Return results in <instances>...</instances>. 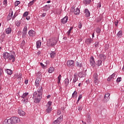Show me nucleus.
<instances>
[{"label": "nucleus", "mask_w": 124, "mask_h": 124, "mask_svg": "<svg viewBox=\"0 0 124 124\" xmlns=\"http://www.w3.org/2000/svg\"><path fill=\"white\" fill-rule=\"evenodd\" d=\"M3 57L4 60H9V61H11L12 60V62H15V57L14 55L8 53V52H5L3 53Z\"/></svg>", "instance_id": "f257e3e1"}, {"label": "nucleus", "mask_w": 124, "mask_h": 124, "mask_svg": "<svg viewBox=\"0 0 124 124\" xmlns=\"http://www.w3.org/2000/svg\"><path fill=\"white\" fill-rule=\"evenodd\" d=\"M33 98L34 99V102L35 103H39L41 100V98H42V96L38 94V93H37V92H35L33 93Z\"/></svg>", "instance_id": "f03ea898"}, {"label": "nucleus", "mask_w": 124, "mask_h": 124, "mask_svg": "<svg viewBox=\"0 0 124 124\" xmlns=\"http://www.w3.org/2000/svg\"><path fill=\"white\" fill-rule=\"evenodd\" d=\"M28 95H29V93H25L20 96L22 98L21 100L22 103H25V104L29 103V97Z\"/></svg>", "instance_id": "7ed1b4c3"}, {"label": "nucleus", "mask_w": 124, "mask_h": 124, "mask_svg": "<svg viewBox=\"0 0 124 124\" xmlns=\"http://www.w3.org/2000/svg\"><path fill=\"white\" fill-rule=\"evenodd\" d=\"M10 120H11L12 124H18V123H20V118L19 117H12L11 118H10Z\"/></svg>", "instance_id": "20e7f679"}, {"label": "nucleus", "mask_w": 124, "mask_h": 124, "mask_svg": "<svg viewBox=\"0 0 124 124\" xmlns=\"http://www.w3.org/2000/svg\"><path fill=\"white\" fill-rule=\"evenodd\" d=\"M57 40H55V39L50 40L48 44L49 46H51V47H54L56 44H57Z\"/></svg>", "instance_id": "39448f33"}, {"label": "nucleus", "mask_w": 124, "mask_h": 124, "mask_svg": "<svg viewBox=\"0 0 124 124\" xmlns=\"http://www.w3.org/2000/svg\"><path fill=\"white\" fill-rule=\"evenodd\" d=\"M90 62L92 67H94L95 66V62H94V58H93V57H91L90 59Z\"/></svg>", "instance_id": "423d86ee"}, {"label": "nucleus", "mask_w": 124, "mask_h": 124, "mask_svg": "<svg viewBox=\"0 0 124 124\" xmlns=\"http://www.w3.org/2000/svg\"><path fill=\"white\" fill-rule=\"evenodd\" d=\"M67 66H74V61L70 60L67 62Z\"/></svg>", "instance_id": "0eeeda50"}, {"label": "nucleus", "mask_w": 124, "mask_h": 124, "mask_svg": "<svg viewBox=\"0 0 124 124\" xmlns=\"http://www.w3.org/2000/svg\"><path fill=\"white\" fill-rule=\"evenodd\" d=\"M68 20V16H65L62 19H61V23L62 24H66L67 20Z\"/></svg>", "instance_id": "6e6552de"}, {"label": "nucleus", "mask_w": 124, "mask_h": 124, "mask_svg": "<svg viewBox=\"0 0 124 124\" xmlns=\"http://www.w3.org/2000/svg\"><path fill=\"white\" fill-rule=\"evenodd\" d=\"M116 78V74L113 73L112 75L110 76L107 79V81H111V80H114Z\"/></svg>", "instance_id": "1a4fd4ad"}, {"label": "nucleus", "mask_w": 124, "mask_h": 124, "mask_svg": "<svg viewBox=\"0 0 124 124\" xmlns=\"http://www.w3.org/2000/svg\"><path fill=\"white\" fill-rule=\"evenodd\" d=\"M37 92L38 94H39L40 95H41V96H42V93H43V89L42 86L38 88V89L37 90Z\"/></svg>", "instance_id": "9d476101"}, {"label": "nucleus", "mask_w": 124, "mask_h": 124, "mask_svg": "<svg viewBox=\"0 0 124 124\" xmlns=\"http://www.w3.org/2000/svg\"><path fill=\"white\" fill-rule=\"evenodd\" d=\"M110 93H107L105 94L104 100H105L106 102L108 101L110 99Z\"/></svg>", "instance_id": "9b49d317"}, {"label": "nucleus", "mask_w": 124, "mask_h": 124, "mask_svg": "<svg viewBox=\"0 0 124 124\" xmlns=\"http://www.w3.org/2000/svg\"><path fill=\"white\" fill-rule=\"evenodd\" d=\"M72 9V11H74V14H75V15H79V14L80 13V9H79L78 8H77L76 10L75 9Z\"/></svg>", "instance_id": "f8f14e48"}, {"label": "nucleus", "mask_w": 124, "mask_h": 124, "mask_svg": "<svg viewBox=\"0 0 124 124\" xmlns=\"http://www.w3.org/2000/svg\"><path fill=\"white\" fill-rule=\"evenodd\" d=\"M78 76V75L77 74V73H76L74 74L73 83H76V82H77V81H78V78L77 77Z\"/></svg>", "instance_id": "ddd939ff"}, {"label": "nucleus", "mask_w": 124, "mask_h": 124, "mask_svg": "<svg viewBox=\"0 0 124 124\" xmlns=\"http://www.w3.org/2000/svg\"><path fill=\"white\" fill-rule=\"evenodd\" d=\"M18 113L20 116H25L26 115L25 111H23L21 109H18Z\"/></svg>", "instance_id": "4468645a"}, {"label": "nucleus", "mask_w": 124, "mask_h": 124, "mask_svg": "<svg viewBox=\"0 0 124 124\" xmlns=\"http://www.w3.org/2000/svg\"><path fill=\"white\" fill-rule=\"evenodd\" d=\"M99 58H100V60H101V61H103V62H104V61H105V60H106V56H105V55H104L103 54H100Z\"/></svg>", "instance_id": "2eb2a0df"}, {"label": "nucleus", "mask_w": 124, "mask_h": 124, "mask_svg": "<svg viewBox=\"0 0 124 124\" xmlns=\"http://www.w3.org/2000/svg\"><path fill=\"white\" fill-rule=\"evenodd\" d=\"M12 16H13V12H11V13H9L7 17V20L10 21L12 19Z\"/></svg>", "instance_id": "dca6fc26"}, {"label": "nucleus", "mask_w": 124, "mask_h": 124, "mask_svg": "<svg viewBox=\"0 0 124 124\" xmlns=\"http://www.w3.org/2000/svg\"><path fill=\"white\" fill-rule=\"evenodd\" d=\"M85 16L86 17H90V16L91 15V13H90V11H89V10L88 9H86L85 10Z\"/></svg>", "instance_id": "f3484780"}, {"label": "nucleus", "mask_w": 124, "mask_h": 124, "mask_svg": "<svg viewBox=\"0 0 124 124\" xmlns=\"http://www.w3.org/2000/svg\"><path fill=\"white\" fill-rule=\"evenodd\" d=\"M40 81H41V79H40V78H37L35 80V85L36 87H38L39 86V83H40Z\"/></svg>", "instance_id": "a211bd4d"}, {"label": "nucleus", "mask_w": 124, "mask_h": 124, "mask_svg": "<svg viewBox=\"0 0 124 124\" xmlns=\"http://www.w3.org/2000/svg\"><path fill=\"white\" fill-rule=\"evenodd\" d=\"M93 41V40L92 38H88L85 40V42L88 44V45L92 43Z\"/></svg>", "instance_id": "6ab92c4d"}, {"label": "nucleus", "mask_w": 124, "mask_h": 124, "mask_svg": "<svg viewBox=\"0 0 124 124\" xmlns=\"http://www.w3.org/2000/svg\"><path fill=\"white\" fill-rule=\"evenodd\" d=\"M3 124H12V122H11L10 119H9L8 120H5L3 122Z\"/></svg>", "instance_id": "aec40b11"}, {"label": "nucleus", "mask_w": 124, "mask_h": 124, "mask_svg": "<svg viewBox=\"0 0 124 124\" xmlns=\"http://www.w3.org/2000/svg\"><path fill=\"white\" fill-rule=\"evenodd\" d=\"M78 76L80 78H83V77H85V76H86V74H85V73L80 72L78 73Z\"/></svg>", "instance_id": "412c9836"}, {"label": "nucleus", "mask_w": 124, "mask_h": 124, "mask_svg": "<svg viewBox=\"0 0 124 124\" xmlns=\"http://www.w3.org/2000/svg\"><path fill=\"white\" fill-rule=\"evenodd\" d=\"M50 7H51V5H46L45 6H44V11H47V10H49V9H50Z\"/></svg>", "instance_id": "4be33fe9"}, {"label": "nucleus", "mask_w": 124, "mask_h": 124, "mask_svg": "<svg viewBox=\"0 0 124 124\" xmlns=\"http://www.w3.org/2000/svg\"><path fill=\"white\" fill-rule=\"evenodd\" d=\"M29 34L30 36H34V34H35V31H32V30H30L29 31Z\"/></svg>", "instance_id": "5701e85b"}, {"label": "nucleus", "mask_w": 124, "mask_h": 124, "mask_svg": "<svg viewBox=\"0 0 124 124\" xmlns=\"http://www.w3.org/2000/svg\"><path fill=\"white\" fill-rule=\"evenodd\" d=\"M6 33L7 34H9V33H11V31H12V30L11 29V28H8L5 30Z\"/></svg>", "instance_id": "b1692460"}, {"label": "nucleus", "mask_w": 124, "mask_h": 124, "mask_svg": "<svg viewBox=\"0 0 124 124\" xmlns=\"http://www.w3.org/2000/svg\"><path fill=\"white\" fill-rule=\"evenodd\" d=\"M50 58L51 59H54L56 57V52L55 51H52L50 54Z\"/></svg>", "instance_id": "393cba45"}, {"label": "nucleus", "mask_w": 124, "mask_h": 124, "mask_svg": "<svg viewBox=\"0 0 124 124\" xmlns=\"http://www.w3.org/2000/svg\"><path fill=\"white\" fill-rule=\"evenodd\" d=\"M55 71V68L54 67H50L48 70L49 73H53Z\"/></svg>", "instance_id": "a878e982"}, {"label": "nucleus", "mask_w": 124, "mask_h": 124, "mask_svg": "<svg viewBox=\"0 0 124 124\" xmlns=\"http://www.w3.org/2000/svg\"><path fill=\"white\" fill-rule=\"evenodd\" d=\"M52 111V108L50 106H47V108L46 109V113H51Z\"/></svg>", "instance_id": "bb28decb"}, {"label": "nucleus", "mask_w": 124, "mask_h": 124, "mask_svg": "<svg viewBox=\"0 0 124 124\" xmlns=\"http://www.w3.org/2000/svg\"><path fill=\"white\" fill-rule=\"evenodd\" d=\"M36 44L37 48V49H38V48H40V46H41V42L39 41H37L36 43Z\"/></svg>", "instance_id": "cd10ccee"}, {"label": "nucleus", "mask_w": 124, "mask_h": 124, "mask_svg": "<svg viewBox=\"0 0 124 124\" xmlns=\"http://www.w3.org/2000/svg\"><path fill=\"white\" fill-rule=\"evenodd\" d=\"M64 82L65 87H67V85L69 84V80L68 78H65Z\"/></svg>", "instance_id": "c85d7f7f"}, {"label": "nucleus", "mask_w": 124, "mask_h": 124, "mask_svg": "<svg viewBox=\"0 0 124 124\" xmlns=\"http://www.w3.org/2000/svg\"><path fill=\"white\" fill-rule=\"evenodd\" d=\"M99 42H95V43L94 44V48L95 49H97L99 47Z\"/></svg>", "instance_id": "c756f323"}, {"label": "nucleus", "mask_w": 124, "mask_h": 124, "mask_svg": "<svg viewBox=\"0 0 124 124\" xmlns=\"http://www.w3.org/2000/svg\"><path fill=\"white\" fill-rule=\"evenodd\" d=\"M102 64V61H101V60L97 61L96 65H97V66H100V65H101Z\"/></svg>", "instance_id": "7c9ffc66"}, {"label": "nucleus", "mask_w": 124, "mask_h": 124, "mask_svg": "<svg viewBox=\"0 0 124 124\" xmlns=\"http://www.w3.org/2000/svg\"><path fill=\"white\" fill-rule=\"evenodd\" d=\"M73 30V27H71L69 31L67 32V34L68 35H70V33L71 32V31Z\"/></svg>", "instance_id": "2f4dec72"}, {"label": "nucleus", "mask_w": 124, "mask_h": 124, "mask_svg": "<svg viewBox=\"0 0 124 124\" xmlns=\"http://www.w3.org/2000/svg\"><path fill=\"white\" fill-rule=\"evenodd\" d=\"M122 35H123V31H119L117 33V36L119 37H122Z\"/></svg>", "instance_id": "473e14b6"}, {"label": "nucleus", "mask_w": 124, "mask_h": 124, "mask_svg": "<svg viewBox=\"0 0 124 124\" xmlns=\"http://www.w3.org/2000/svg\"><path fill=\"white\" fill-rule=\"evenodd\" d=\"M76 64H77V66H78V67H82L83 66L82 63H80L79 62H77Z\"/></svg>", "instance_id": "72a5a7b5"}, {"label": "nucleus", "mask_w": 124, "mask_h": 124, "mask_svg": "<svg viewBox=\"0 0 124 124\" xmlns=\"http://www.w3.org/2000/svg\"><path fill=\"white\" fill-rule=\"evenodd\" d=\"M7 74H8L9 75H11V74H12V70H11L9 69H7Z\"/></svg>", "instance_id": "f704fd0d"}, {"label": "nucleus", "mask_w": 124, "mask_h": 124, "mask_svg": "<svg viewBox=\"0 0 124 124\" xmlns=\"http://www.w3.org/2000/svg\"><path fill=\"white\" fill-rule=\"evenodd\" d=\"M57 121L58 123H59L60 124V123H62V116H60V117L58 118Z\"/></svg>", "instance_id": "c9c22d12"}, {"label": "nucleus", "mask_w": 124, "mask_h": 124, "mask_svg": "<svg viewBox=\"0 0 124 124\" xmlns=\"http://www.w3.org/2000/svg\"><path fill=\"white\" fill-rule=\"evenodd\" d=\"M3 75V70L0 68V78H1V76Z\"/></svg>", "instance_id": "e433bc0d"}, {"label": "nucleus", "mask_w": 124, "mask_h": 124, "mask_svg": "<svg viewBox=\"0 0 124 124\" xmlns=\"http://www.w3.org/2000/svg\"><path fill=\"white\" fill-rule=\"evenodd\" d=\"M93 77L94 80L98 79V76L97 75V74H94Z\"/></svg>", "instance_id": "4c0bfd02"}, {"label": "nucleus", "mask_w": 124, "mask_h": 124, "mask_svg": "<svg viewBox=\"0 0 124 124\" xmlns=\"http://www.w3.org/2000/svg\"><path fill=\"white\" fill-rule=\"evenodd\" d=\"M21 25V21L19 20V21H17L16 22V26H17V27H20Z\"/></svg>", "instance_id": "58836bf2"}, {"label": "nucleus", "mask_w": 124, "mask_h": 124, "mask_svg": "<svg viewBox=\"0 0 124 124\" xmlns=\"http://www.w3.org/2000/svg\"><path fill=\"white\" fill-rule=\"evenodd\" d=\"M109 49V45L108 44H106L105 46V51H107Z\"/></svg>", "instance_id": "ea45409f"}, {"label": "nucleus", "mask_w": 124, "mask_h": 124, "mask_svg": "<svg viewBox=\"0 0 124 124\" xmlns=\"http://www.w3.org/2000/svg\"><path fill=\"white\" fill-rule=\"evenodd\" d=\"M100 31H101V30L100 29V28H97L96 29V32H97V33H100Z\"/></svg>", "instance_id": "a19ab883"}, {"label": "nucleus", "mask_w": 124, "mask_h": 124, "mask_svg": "<svg viewBox=\"0 0 124 124\" xmlns=\"http://www.w3.org/2000/svg\"><path fill=\"white\" fill-rule=\"evenodd\" d=\"M34 0H33L30 1V3H28V6H31V5H32V4H33V3H34Z\"/></svg>", "instance_id": "79ce46f5"}, {"label": "nucleus", "mask_w": 124, "mask_h": 124, "mask_svg": "<svg viewBox=\"0 0 124 124\" xmlns=\"http://www.w3.org/2000/svg\"><path fill=\"white\" fill-rule=\"evenodd\" d=\"M20 3H21V2H20L19 1H16L15 2V6H18V5H19V4H20Z\"/></svg>", "instance_id": "37998d69"}, {"label": "nucleus", "mask_w": 124, "mask_h": 124, "mask_svg": "<svg viewBox=\"0 0 124 124\" xmlns=\"http://www.w3.org/2000/svg\"><path fill=\"white\" fill-rule=\"evenodd\" d=\"M23 31L24 32H27V31H28V27H27V26H25L24 27V28L23 29Z\"/></svg>", "instance_id": "c03bdc74"}, {"label": "nucleus", "mask_w": 124, "mask_h": 124, "mask_svg": "<svg viewBox=\"0 0 124 124\" xmlns=\"http://www.w3.org/2000/svg\"><path fill=\"white\" fill-rule=\"evenodd\" d=\"M87 122H88V123H90V122H91V116H90V115L88 114L87 115Z\"/></svg>", "instance_id": "a18cd8bd"}, {"label": "nucleus", "mask_w": 124, "mask_h": 124, "mask_svg": "<svg viewBox=\"0 0 124 124\" xmlns=\"http://www.w3.org/2000/svg\"><path fill=\"white\" fill-rule=\"evenodd\" d=\"M29 15V12H25L24 14H23V17H27V16Z\"/></svg>", "instance_id": "49530a36"}, {"label": "nucleus", "mask_w": 124, "mask_h": 124, "mask_svg": "<svg viewBox=\"0 0 124 124\" xmlns=\"http://www.w3.org/2000/svg\"><path fill=\"white\" fill-rule=\"evenodd\" d=\"M77 95V92L75 91L72 94V97H75V95Z\"/></svg>", "instance_id": "de8ad7c7"}, {"label": "nucleus", "mask_w": 124, "mask_h": 124, "mask_svg": "<svg viewBox=\"0 0 124 124\" xmlns=\"http://www.w3.org/2000/svg\"><path fill=\"white\" fill-rule=\"evenodd\" d=\"M22 37H23V38H25V37H26V35H27V32H22Z\"/></svg>", "instance_id": "09e8293b"}, {"label": "nucleus", "mask_w": 124, "mask_h": 124, "mask_svg": "<svg viewBox=\"0 0 124 124\" xmlns=\"http://www.w3.org/2000/svg\"><path fill=\"white\" fill-rule=\"evenodd\" d=\"M101 7V2H99L97 4V8H100Z\"/></svg>", "instance_id": "8fccbe9b"}, {"label": "nucleus", "mask_w": 124, "mask_h": 124, "mask_svg": "<svg viewBox=\"0 0 124 124\" xmlns=\"http://www.w3.org/2000/svg\"><path fill=\"white\" fill-rule=\"evenodd\" d=\"M81 98H82V94H80L79 95L77 103H78V102H79Z\"/></svg>", "instance_id": "3c124183"}, {"label": "nucleus", "mask_w": 124, "mask_h": 124, "mask_svg": "<svg viewBox=\"0 0 124 124\" xmlns=\"http://www.w3.org/2000/svg\"><path fill=\"white\" fill-rule=\"evenodd\" d=\"M118 24H119V20H116L114 21V25H115V26H116V27H117V26H118Z\"/></svg>", "instance_id": "603ef678"}, {"label": "nucleus", "mask_w": 124, "mask_h": 124, "mask_svg": "<svg viewBox=\"0 0 124 124\" xmlns=\"http://www.w3.org/2000/svg\"><path fill=\"white\" fill-rule=\"evenodd\" d=\"M83 109V107L82 106H78V111H82V109Z\"/></svg>", "instance_id": "864d4df0"}, {"label": "nucleus", "mask_w": 124, "mask_h": 124, "mask_svg": "<svg viewBox=\"0 0 124 124\" xmlns=\"http://www.w3.org/2000/svg\"><path fill=\"white\" fill-rule=\"evenodd\" d=\"M122 79V78L120 77L117 78L116 81L117 83H120V82H121V79Z\"/></svg>", "instance_id": "5fc2aeb1"}, {"label": "nucleus", "mask_w": 124, "mask_h": 124, "mask_svg": "<svg viewBox=\"0 0 124 124\" xmlns=\"http://www.w3.org/2000/svg\"><path fill=\"white\" fill-rule=\"evenodd\" d=\"M94 82L95 84V85H98V78L97 79H94Z\"/></svg>", "instance_id": "6e6d98bb"}, {"label": "nucleus", "mask_w": 124, "mask_h": 124, "mask_svg": "<svg viewBox=\"0 0 124 124\" xmlns=\"http://www.w3.org/2000/svg\"><path fill=\"white\" fill-rule=\"evenodd\" d=\"M52 124H60V123H59L58 120H56L54 121V122L52 123Z\"/></svg>", "instance_id": "4d7b16f0"}, {"label": "nucleus", "mask_w": 124, "mask_h": 124, "mask_svg": "<svg viewBox=\"0 0 124 124\" xmlns=\"http://www.w3.org/2000/svg\"><path fill=\"white\" fill-rule=\"evenodd\" d=\"M82 23L81 22H79L78 23L79 29H82Z\"/></svg>", "instance_id": "13d9d810"}, {"label": "nucleus", "mask_w": 124, "mask_h": 124, "mask_svg": "<svg viewBox=\"0 0 124 124\" xmlns=\"http://www.w3.org/2000/svg\"><path fill=\"white\" fill-rule=\"evenodd\" d=\"M85 0V2H86V4H89V3H91V0Z\"/></svg>", "instance_id": "bf43d9fd"}, {"label": "nucleus", "mask_w": 124, "mask_h": 124, "mask_svg": "<svg viewBox=\"0 0 124 124\" xmlns=\"http://www.w3.org/2000/svg\"><path fill=\"white\" fill-rule=\"evenodd\" d=\"M47 104H48V106H50V107H51V105H52V102L48 101V103H47Z\"/></svg>", "instance_id": "052dcab7"}, {"label": "nucleus", "mask_w": 124, "mask_h": 124, "mask_svg": "<svg viewBox=\"0 0 124 124\" xmlns=\"http://www.w3.org/2000/svg\"><path fill=\"white\" fill-rule=\"evenodd\" d=\"M3 4H4L5 5H6V4H7V0H4Z\"/></svg>", "instance_id": "680f3d73"}, {"label": "nucleus", "mask_w": 124, "mask_h": 124, "mask_svg": "<svg viewBox=\"0 0 124 124\" xmlns=\"http://www.w3.org/2000/svg\"><path fill=\"white\" fill-rule=\"evenodd\" d=\"M21 44H22V45H24L25 44H26V41H25V40H23L22 41V42H21Z\"/></svg>", "instance_id": "e2e57ef3"}, {"label": "nucleus", "mask_w": 124, "mask_h": 124, "mask_svg": "<svg viewBox=\"0 0 124 124\" xmlns=\"http://www.w3.org/2000/svg\"><path fill=\"white\" fill-rule=\"evenodd\" d=\"M40 65L41 66H42L43 68H44V67H45V65L44 64H43V63L41 62Z\"/></svg>", "instance_id": "0e129e2a"}, {"label": "nucleus", "mask_w": 124, "mask_h": 124, "mask_svg": "<svg viewBox=\"0 0 124 124\" xmlns=\"http://www.w3.org/2000/svg\"><path fill=\"white\" fill-rule=\"evenodd\" d=\"M45 16H46V13H43L41 16L42 17H45Z\"/></svg>", "instance_id": "69168bd1"}, {"label": "nucleus", "mask_w": 124, "mask_h": 124, "mask_svg": "<svg viewBox=\"0 0 124 124\" xmlns=\"http://www.w3.org/2000/svg\"><path fill=\"white\" fill-rule=\"evenodd\" d=\"M82 40H83V39H82V38H80L78 40V41L79 42V43H80V42H82Z\"/></svg>", "instance_id": "338daca9"}, {"label": "nucleus", "mask_w": 124, "mask_h": 124, "mask_svg": "<svg viewBox=\"0 0 124 124\" xmlns=\"http://www.w3.org/2000/svg\"><path fill=\"white\" fill-rule=\"evenodd\" d=\"M57 115H61V110L57 111Z\"/></svg>", "instance_id": "774afa93"}]
</instances>
